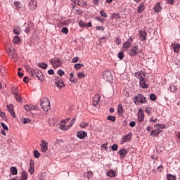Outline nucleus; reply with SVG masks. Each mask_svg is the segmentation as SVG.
<instances>
[{
	"mask_svg": "<svg viewBox=\"0 0 180 180\" xmlns=\"http://www.w3.org/2000/svg\"><path fill=\"white\" fill-rule=\"evenodd\" d=\"M40 106L44 112H49L51 109L49 98H43L40 100Z\"/></svg>",
	"mask_w": 180,
	"mask_h": 180,
	"instance_id": "obj_1",
	"label": "nucleus"
},
{
	"mask_svg": "<svg viewBox=\"0 0 180 180\" xmlns=\"http://www.w3.org/2000/svg\"><path fill=\"white\" fill-rule=\"evenodd\" d=\"M6 51H8V54L13 61H16L18 60V55L16 54V51H15V48L12 46V45L9 44L6 47Z\"/></svg>",
	"mask_w": 180,
	"mask_h": 180,
	"instance_id": "obj_2",
	"label": "nucleus"
},
{
	"mask_svg": "<svg viewBox=\"0 0 180 180\" xmlns=\"http://www.w3.org/2000/svg\"><path fill=\"white\" fill-rule=\"evenodd\" d=\"M133 102L136 105L139 103H147V98L143 94H139L134 98Z\"/></svg>",
	"mask_w": 180,
	"mask_h": 180,
	"instance_id": "obj_3",
	"label": "nucleus"
},
{
	"mask_svg": "<svg viewBox=\"0 0 180 180\" xmlns=\"http://www.w3.org/2000/svg\"><path fill=\"white\" fill-rule=\"evenodd\" d=\"M143 52V49H139V46H134L132 48H131L129 50V56H130L131 57H134V56H137V54H139V53H142Z\"/></svg>",
	"mask_w": 180,
	"mask_h": 180,
	"instance_id": "obj_4",
	"label": "nucleus"
},
{
	"mask_svg": "<svg viewBox=\"0 0 180 180\" xmlns=\"http://www.w3.org/2000/svg\"><path fill=\"white\" fill-rule=\"evenodd\" d=\"M34 77H37V78H38V79H39L41 82H43V81H44L43 72L39 69H34V73L32 75V78H34Z\"/></svg>",
	"mask_w": 180,
	"mask_h": 180,
	"instance_id": "obj_5",
	"label": "nucleus"
},
{
	"mask_svg": "<svg viewBox=\"0 0 180 180\" xmlns=\"http://www.w3.org/2000/svg\"><path fill=\"white\" fill-rule=\"evenodd\" d=\"M103 78L105 81L110 82V81L113 79V76L112 75V72H110V71L106 70L103 73Z\"/></svg>",
	"mask_w": 180,
	"mask_h": 180,
	"instance_id": "obj_6",
	"label": "nucleus"
},
{
	"mask_svg": "<svg viewBox=\"0 0 180 180\" xmlns=\"http://www.w3.org/2000/svg\"><path fill=\"white\" fill-rule=\"evenodd\" d=\"M146 75H147L144 72H135V77H136V78L139 79V81H144V80H146Z\"/></svg>",
	"mask_w": 180,
	"mask_h": 180,
	"instance_id": "obj_7",
	"label": "nucleus"
},
{
	"mask_svg": "<svg viewBox=\"0 0 180 180\" xmlns=\"http://www.w3.org/2000/svg\"><path fill=\"white\" fill-rule=\"evenodd\" d=\"M132 43H133V37H131L129 38L127 41H126L123 44V50H124V51H127V49H129V47H130V46H131Z\"/></svg>",
	"mask_w": 180,
	"mask_h": 180,
	"instance_id": "obj_8",
	"label": "nucleus"
},
{
	"mask_svg": "<svg viewBox=\"0 0 180 180\" xmlns=\"http://www.w3.org/2000/svg\"><path fill=\"white\" fill-rule=\"evenodd\" d=\"M139 40L141 41H146L147 40V32L146 30H139Z\"/></svg>",
	"mask_w": 180,
	"mask_h": 180,
	"instance_id": "obj_9",
	"label": "nucleus"
},
{
	"mask_svg": "<svg viewBox=\"0 0 180 180\" xmlns=\"http://www.w3.org/2000/svg\"><path fill=\"white\" fill-rule=\"evenodd\" d=\"M29 8L30 11H36L37 9V1L36 0H31L29 4Z\"/></svg>",
	"mask_w": 180,
	"mask_h": 180,
	"instance_id": "obj_10",
	"label": "nucleus"
},
{
	"mask_svg": "<svg viewBox=\"0 0 180 180\" xmlns=\"http://www.w3.org/2000/svg\"><path fill=\"white\" fill-rule=\"evenodd\" d=\"M49 143L46 141H41V150L42 153H46L49 150Z\"/></svg>",
	"mask_w": 180,
	"mask_h": 180,
	"instance_id": "obj_11",
	"label": "nucleus"
},
{
	"mask_svg": "<svg viewBox=\"0 0 180 180\" xmlns=\"http://www.w3.org/2000/svg\"><path fill=\"white\" fill-rule=\"evenodd\" d=\"M101 102V96L99 94H95L94 96L93 97V105L94 106H96L98 103Z\"/></svg>",
	"mask_w": 180,
	"mask_h": 180,
	"instance_id": "obj_12",
	"label": "nucleus"
},
{
	"mask_svg": "<svg viewBox=\"0 0 180 180\" xmlns=\"http://www.w3.org/2000/svg\"><path fill=\"white\" fill-rule=\"evenodd\" d=\"M55 84L56 85V86H58V88H63L64 82H63V79H61L60 77H58L56 79Z\"/></svg>",
	"mask_w": 180,
	"mask_h": 180,
	"instance_id": "obj_13",
	"label": "nucleus"
},
{
	"mask_svg": "<svg viewBox=\"0 0 180 180\" xmlns=\"http://www.w3.org/2000/svg\"><path fill=\"white\" fill-rule=\"evenodd\" d=\"M131 139V133H129L127 135H125L121 141L122 144H124V143H129Z\"/></svg>",
	"mask_w": 180,
	"mask_h": 180,
	"instance_id": "obj_14",
	"label": "nucleus"
},
{
	"mask_svg": "<svg viewBox=\"0 0 180 180\" xmlns=\"http://www.w3.org/2000/svg\"><path fill=\"white\" fill-rule=\"evenodd\" d=\"M172 47L173 49L174 53H179L180 44L179 43H172Z\"/></svg>",
	"mask_w": 180,
	"mask_h": 180,
	"instance_id": "obj_15",
	"label": "nucleus"
},
{
	"mask_svg": "<svg viewBox=\"0 0 180 180\" xmlns=\"http://www.w3.org/2000/svg\"><path fill=\"white\" fill-rule=\"evenodd\" d=\"M138 120L141 122L144 121V111L142 109H139V110Z\"/></svg>",
	"mask_w": 180,
	"mask_h": 180,
	"instance_id": "obj_16",
	"label": "nucleus"
},
{
	"mask_svg": "<svg viewBox=\"0 0 180 180\" xmlns=\"http://www.w3.org/2000/svg\"><path fill=\"white\" fill-rule=\"evenodd\" d=\"M86 136H87V134L84 131H79L77 133V136L78 137V139H85V137H86Z\"/></svg>",
	"mask_w": 180,
	"mask_h": 180,
	"instance_id": "obj_17",
	"label": "nucleus"
},
{
	"mask_svg": "<svg viewBox=\"0 0 180 180\" xmlns=\"http://www.w3.org/2000/svg\"><path fill=\"white\" fill-rule=\"evenodd\" d=\"M28 172L31 174V175H33L34 174V162L30 160V168L28 169Z\"/></svg>",
	"mask_w": 180,
	"mask_h": 180,
	"instance_id": "obj_18",
	"label": "nucleus"
},
{
	"mask_svg": "<svg viewBox=\"0 0 180 180\" xmlns=\"http://www.w3.org/2000/svg\"><path fill=\"white\" fill-rule=\"evenodd\" d=\"M145 9H146V4H144V2L140 3L137 10L138 13H143Z\"/></svg>",
	"mask_w": 180,
	"mask_h": 180,
	"instance_id": "obj_19",
	"label": "nucleus"
},
{
	"mask_svg": "<svg viewBox=\"0 0 180 180\" xmlns=\"http://www.w3.org/2000/svg\"><path fill=\"white\" fill-rule=\"evenodd\" d=\"M118 154L120 155V159L123 160V158H125L126 155H127V150L122 149L118 151Z\"/></svg>",
	"mask_w": 180,
	"mask_h": 180,
	"instance_id": "obj_20",
	"label": "nucleus"
},
{
	"mask_svg": "<svg viewBox=\"0 0 180 180\" xmlns=\"http://www.w3.org/2000/svg\"><path fill=\"white\" fill-rule=\"evenodd\" d=\"M24 108H25L26 112H30L31 110H36V106H34V105H33L32 104H30V105H25L24 106Z\"/></svg>",
	"mask_w": 180,
	"mask_h": 180,
	"instance_id": "obj_21",
	"label": "nucleus"
},
{
	"mask_svg": "<svg viewBox=\"0 0 180 180\" xmlns=\"http://www.w3.org/2000/svg\"><path fill=\"white\" fill-rule=\"evenodd\" d=\"M139 85L143 89L148 88V85L146 83V79L139 81Z\"/></svg>",
	"mask_w": 180,
	"mask_h": 180,
	"instance_id": "obj_22",
	"label": "nucleus"
},
{
	"mask_svg": "<svg viewBox=\"0 0 180 180\" xmlns=\"http://www.w3.org/2000/svg\"><path fill=\"white\" fill-rule=\"evenodd\" d=\"M154 12L158 13L161 11V6L160 5V3H157L154 7Z\"/></svg>",
	"mask_w": 180,
	"mask_h": 180,
	"instance_id": "obj_23",
	"label": "nucleus"
},
{
	"mask_svg": "<svg viewBox=\"0 0 180 180\" xmlns=\"http://www.w3.org/2000/svg\"><path fill=\"white\" fill-rule=\"evenodd\" d=\"M160 133H162V131H157L153 129L150 131V136H160Z\"/></svg>",
	"mask_w": 180,
	"mask_h": 180,
	"instance_id": "obj_24",
	"label": "nucleus"
},
{
	"mask_svg": "<svg viewBox=\"0 0 180 180\" xmlns=\"http://www.w3.org/2000/svg\"><path fill=\"white\" fill-rule=\"evenodd\" d=\"M117 112L120 116L123 115V105L122 104L118 105Z\"/></svg>",
	"mask_w": 180,
	"mask_h": 180,
	"instance_id": "obj_25",
	"label": "nucleus"
},
{
	"mask_svg": "<svg viewBox=\"0 0 180 180\" xmlns=\"http://www.w3.org/2000/svg\"><path fill=\"white\" fill-rule=\"evenodd\" d=\"M32 27H33V24L29 23L27 25V27L25 28V33H27V34H29V33H30Z\"/></svg>",
	"mask_w": 180,
	"mask_h": 180,
	"instance_id": "obj_26",
	"label": "nucleus"
},
{
	"mask_svg": "<svg viewBox=\"0 0 180 180\" xmlns=\"http://www.w3.org/2000/svg\"><path fill=\"white\" fill-rule=\"evenodd\" d=\"M10 171H11V173L12 174V175H18V169H16V167H11L10 168Z\"/></svg>",
	"mask_w": 180,
	"mask_h": 180,
	"instance_id": "obj_27",
	"label": "nucleus"
},
{
	"mask_svg": "<svg viewBox=\"0 0 180 180\" xmlns=\"http://www.w3.org/2000/svg\"><path fill=\"white\" fill-rule=\"evenodd\" d=\"M13 43H14V44L20 43V38L18 36H15L13 39Z\"/></svg>",
	"mask_w": 180,
	"mask_h": 180,
	"instance_id": "obj_28",
	"label": "nucleus"
},
{
	"mask_svg": "<svg viewBox=\"0 0 180 180\" xmlns=\"http://www.w3.org/2000/svg\"><path fill=\"white\" fill-rule=\"evenodd\" d=\"M166 176L167 180H176V176H174L171 174H167Z\"/></svg>",
	"mask_w": 180,
	"mask_h": 180,
	"instance_id": "obj_29",
	"label": "nucleus"
},
{
	"mask_svg": "<svg viewBox=\"0 0 180 180\" xmlns=\"http://www.w3.org/2000/svg\"><path fill=\"white\" fill-rule=\"evenodd\" d=\"M111 19H120V14L117 13L111 14Z\"/></svg>",
	"mask_w": 180,
	"mask_h": 180,
	"instance_id": "obj_30",
	"label": "nucleus"
},
{
	"mask_svg": "<svg viewBox=\"0 0 180 180\" xmlns=\"http://www.w3.org/2000/svg\"><path fill=\"white\" fill-rule=\"evenodd\" d=\"M26 179H27V172H26V171H22L20 180H26Z\"/></svg>",
	"mask_w": 180,
	"mask_h": 180,
	"instance_id": "obj_31",
	"label": "nucleus"
},
{
	"mask_svg": "<svg viewBox=\"0 0 180 180\" xmlns=\"http://www.w3.org/2000/svg\"><path fill=\"white\" fill-rule=\"evenodd\" d=\"M38 67H39V68H43V70H46L48 67L46 63H38Z\"/></svg>",
	"mask_w": 180,
	"mask_h": 180,
	"instance_id": "obj_32",
	"label": "nucleus"
},
{
	"mask_svg": "<svg viewBox=\"0 0 180 180\" xmlns=\"http://www.w3.org/2000/svg\"><path fill=\"white\" fill-rule=\"evenodd\" d=\"M26 70L31 77H33V74H34V69H32L31 68H27Z\"/></svg>",
	"mask_w": 180,
	"mask_h": 180,
	"instance_id": "obj_33",
	"label": "nucleus"
},
{
	"mask_svg": "<svg viewBox=\"0 0 180 180\" xmlns=\"http://www.w3.org/2000/svg\"><path fill=\"white\" fill-rule=\"evenodd\" d=\"M77 77L79 79H81L82 78H86V75H85L84 72H80L77 74Z\"/></svg>",
	"mask_w": 180,
	"mask_h": 180,
	"instance_id": "obj_34",
	"label": "nucleus"
},
{
	"mask_svg": "<svg viewBox=\"0 0 180 180\" xmlns=\"http://www.w3.org/2000/svg\"><path fill=\"white\" fill-rule=\"evenodd\" d=\"M77 5H79V6H85V5H86V2L84 0H77Z\"/></svg>",
	"mask_w": 180,
	"mask_h": 180,
	"instance_id": "obj_35",
	"label": "nucleus"
},
{
	"mask_svg": "<svg viewBox=\"0 0 180 180\" xmlns=\"http://www.w3.org/2000/svg\"><path fill=\"white\" fill-rule=\"evenodd\" d=\"M14 96L18 102L22 103V97L19 94L14 93Z\"/></svg>",
	"mask_w": 180,
	"mask_h": 180,
	"instance_id": "obj_36",
	"label": "nucleus"
},
{
	"mask_svg": "<svg viewBox=\"0 0 180 180\" xmlns=\"http://www.w3.org/2000/svg\"><path fill=\"white\" fill-rule=\"evenodd\" d=\"M70 128V126L65 125V124H60V130H68Z\"/></svg>",
	"mask_w": 180,
	"mask_h": 180,
	"instance_id": "obj_37",
	"label": "nucleus"
},
{
	"mask_svg": "<svg viewBox=\"0 0 180 180\" xmlns=\"http://www.w3.org/2000/svg\"><path fill=\"white\" fill-rule=\"evenodd\" d=\"M153 110V108L150 107H147L145 109V112L146 113H147V115H148L150 116V115H151V111Z\"/></svg>",
	"mask_w": 180,
	"mask_h": 180,
	"instance_id": "obj_38",
	"label": "nucleus"
},
{
	"mask_svg": "<svg viewBox=\"0 0 180 180\" xmlns=\"http://www.w3.org/2000/svg\"><path fill=\"white\" fill-rule=\"evenodd\" d=\"M79 126L82 129H86L89 126V124L88 122H82Z\"/></svg>",
	"mask_w": 180,
	"mask_h": 180,
	"instance_id": "obj_39",
	"label": "nucleus"
},
{
	"mask_svg": "<svg viewBox=\"0 0 180 180\" xmlns=\"http://www.w3.org/2000/svg\"><path fill=\"white\" fill-rule=\"evenodd\" d=\"M108 176H116V172L111 170L108 173Z\"/></svg>",
	"mask_w": 180,
	"mask_h": 180,
	"instance_id": "obj_40",
	"label": "nucleus"
},
{
	"mask_svg": "<svg viewBox=\"0 0 180 180\" xmlns=\"http://www.w3.org/2000/svg\"><path fill=\"white\" fill-rule=\"evenodd\" d=\"M107 120H110V122H116V117L112 116V115H109L107 117Z\"/></svg>",
	"mask_w": 180,
	"mask_h": 180,
	"instance_id": "obj_41",
	"label": "nucleus"
},
{
	"mask_svg": "<svg viewBox=\"0 0 180 180\" xmlns=\"http://www.w3.org/2000/svg\"><path fill=\"white\" fill-rule=\"evenodd\" d=\"M6 108L8 112H12L13 110V104L7 105Z\"/></svg>",
	"mask_w": 180,
	"mask_h": 180,
	"instance_id": "obj_42",
	"label": "nucleus"
},
{
	"mask_svg": "<svg viewBox=\"0 0 180 180\" xmlns=\"http://www.w3.org/2000/svg\"><path fill=\"white\" fill-rule=\"evenodd\" d=\"M34 158H39L40 157V153L39 152V150H35L34 151Z\"/></svg>",
	"mask_w": 180,
	"mask_h": 180,
	"instance_id": "obj_43",
	"label": "nucleus"
},
{
	"mask_svg": "<svg viewBox=\"0 0 180 180\" xmlns=\"http://www.w3.org/2000/svg\"><path fill=\"white\" fill-rule=\"evenodd\" d=\"M118 58H120V60H123V58H124V53H123V51H120L118 53Z\"/></svg>",
	"mask_w": 180,
	"mask_h": 180,
	"instance_id": "obj_44",
	"label": "nucleus"
},
{
	"mask_svg": "<svg viewBox=\"0 0 180 180\" xmlns=\"http://www.w3.org/2000/svg\"><path fill=\"white\" fill-rule=\"evenodd\" d=\"M30 122H32V120L30 118H24L22 120V123H24V124H26L27 123H30Z\"/></svg>",
	"mask_w": 180,
	"mask_h": 180,
	"instance_id": "obj_45",
	"label": "nucleus"
},
{
	"mask_svg": "<svg viewBox=\"0 0 180 180\" xmlns=\"http://www.w3.org/2000/svg\"><path fill=\"white\" fill-rule=\"evenodd\" d=\"M78 25L80 27H86V23L82 21H79Z\"/></svg>",
	"mask_w": 180,
	"mask_h": 180,
	"instance_id": "obj_46",
	"label": "nucleus"
},
{
	"mask_svg": "<svg viewBox=\"0 0 180 180\" xmlns=\"http://www.w3.org/2000/svg\"><path fill=\"white\" fill-rule=\"evenodd\" d=\"M100 15L103 16V18H108V14L103 11H100Z\"/></svg>",
	"mask_w": 180,
	"mask_h": 180,
	"instance_id": "obj_47",
	"label": "nucleus"
},
{
	"mask_svg": "<svg viewBox=\"0 0 180 180\" xmlns=\"http://www.w3.org/2000/svg\"><path fill=\"white\" fill-rule=\"evenodd\" d=\"M150 101H156L157 96H155V94H152L150 95Z\"/></svg>",
	"mask_w": 180,
	"mask_h": 180,
	"instance_id": "obj_48",
	"label": "nucleus"
},
{
	"mask_svg": "<svg viewBox=\"0 0 180 180\" xmlns=\"http://www.w3.org/2000/svg\"><path fill=\"white\" fill-rule=\"evenodd\" d=\"M0 116L2 117V119H6V114L2 110L0 109Z\"/></svg>",
	"mask_w": 180,
	"mask_h": 180,
	"instance_id": "obj_49",
	"label": "nucleus"
},
{
	"mask_svg": "<svg viewBox=\"0 0 180 180\" xmlns=\"http://www.w3.org/2000/svg\"><path fill=\"white\" fill-rule=\"evenodd\" d=\"M62 33H64L65 34H68V27H63L61 30Z\"/></svg>",
	"mask_w": 180,
	"mask_h": 180,
	"instance_id": "obj_50",
	"label": "nucleus"
},
{
	"mask_svg": "<svg viewBox=\"0 0 180 180\" xmlns=\"http://www.w3.org/2000/svg\"><path fill=\"white\" fill-rule=\"evenodd\" d=\"M75 120H76L75 117L73 118V119L71 120V122H70V124H69V127H70V129H71V127H72V126H74V124L75 123Z\"/></svg>",
	"mask_w": 180,
	"mask_h": 180,
	"instance_id": "obj_51",
	"label": "nucleus"
},
{
	"mask_svg": "<svg viewBox=\"0 0 180 180\" xmlns=\"http://www.w3.org/2000/svg\"><path fill=\"white\" fill-rule=\"evenodd\" d=\"M55 65H61V60L60 59H56L54 61Z\"/></svg>",
	"mask_w": 180,
	"mask_h": 180,
	"instance_id": "obj_52",
	"label": "nucleus"
},
{
	"mask_svg": "<svg viewBox=\"0 0 180 180\" xmlns=\"http://www.w3.org/2000/svg\"><path fill=\"white\" fill-rule=\"evenodd\" d=\"M117 148H119V146H117V144H114L112 146V151H117Z\"/></svg>",
	"mask_w": 180,
	"mask_h": 180,
	"instance_id": "obj_53",
	"label": "nucleus"
},
{
	"mask_svg": "<svg viewBox=\"0 0 180 180\" xmlns=\"http://www.w3.org/2000/svg\"><path fill=\"white\" fill-rule=\"evenodd\" d=\"M154 128L155 129V130H157V131H162V130H160L161 128H160L159 124H155V125L154 126Z\"/></svg>",
	"mask_w": 180,
	"mask_h": 180,
	"instance_id": "obj_54",
	"label": "nucleus"
},
{
	"mask_svg": "<svg viewBox=\"0 0 180 180\" xmlns=\"http://www.w3.org/2000/svg\"><path fill=\"white\" fill-rule=\"evenodd\" d=\"M58 75H60V77H63L64 75L65 72H64V71H63V70H59L58 71Z\"/></svg>",
	"mask_w": 180,
	"mask_h": 180,
	"instance_id": "obj_55",
	"label": "nucleus"
},
{
	"mask_svg": "<svg viewBox=\"0 0 180 180\" xmlns=\"http://www.w3.org/2000/svg\"><path fill=\"white\" fill-rule=\"evenodd\" d=\"M115 43L117 46H119V44H122V40L120 39V38H117L115 39Z\"/></svg>",
	"mask_w": 180,
	"mask_h": 180,
	"instance_id": "obj_56",
	"label": "nucleus"
},
{
	"mask_svg": "<svg viewBox=\"0 0 180 180\" xmlns=\"http://www.w3.org/2000/svg\"><path fill=\"white\" fill-rule=\"evenodd\" d=\"M74 68H75V70H79V68H81V64L79 63H77L75 65Z\"/></svg>",
	"mask_w": 180,
	"mask_h": 180,
	"instance_id": "obj_57",
	"label": "nucleus"
},
{
	"mask_svg": "<svg viewBox=\"0 0 180 180\" xmlns=\"http://www.w3.org/2000/svg\"><path fill=\"white\" fill-rule=\"evenodd\" d=\"M1 127H3V129H4V130H8V126H6L5 123L1 122Z\"/></svg>",
	"mask_w": 180,
	"mask_h": 180,
	"instance_id": "obj_58",
	"label": "nucleus"
},
{
	"mask_svg": "<svg viewBox=\"0 0 180 180\" xmlns=\"http://www.w3.org/2000/svg\"><path fill=\"white\" fill-rule=\"evenodd\" d=\"M15 34H20V32L19 31V28H15L13 30Z\"/></svg>",
	"mask_w": 180,
	"mask_h": 180,
	"instance_id": "obj_59",
	"label": "nucleus"
},
{
	"mask_svg": "<svg viewBox=\"0 0 180 180\" xmlns=\"http://www.w3.org/2000/svg\"><path fill=\"white\" fill-rule=\"evenodd\" d=\"M163 169H164V166L162 165H160L158 167V172H162Z\"/></svg>",
	"mask_w": 180,
	"mask_h": 180,
	"instance_id": "obj_60",
	"label": "nucleus"
},
{
	"mask_svg": "<svg viewBox=\"0 0 180 180\" xmlns=\"http://www.w3.org/2000/svg\"><path fill=\"white\" fill-rule=\"evenodd\" d=\"M167 2L169 5H174V4H175V1L174 0H167Z\"/></svg>",
	"mask_w": 180,
	"mask_h": 180,
	"instance_id": "obj_61",
	"label": "nucleus"
},
{
	"mask_svg": "<svg viewBox=\"0 0 180 180\" xmlns=\"http://www.w3.org/2000/svg\"><path fill=\"white\" fill-rule=\"evenodd\" d=\"M96 30H102V32H103V30H105V28H103V27L102 26H97L96 27Z\"/></svg>",
	"mask_w": 180,
	"mask_h": 180,
	"instance_id": "obj_62",
	"label": "nucleus"
},
{
	"mask_svg": "<svg viewBox=\"0 0 180 180\" xmlns=\"http://www.w3.org/2000/svg\"><path fill=\"white\" fill-rule=\"evenodd\" d=\"M129 126L131 127H134L136 126V122L134 121H131L130 123H129Z\"/></svg>",
	"mask_w": 180,
	"mask_h": 180,
	"instance_id": "obj_63",
	"label": "nucleus"
},
{
	"mask_svg": "<svg viewBox=\"0 0 180 180\" xmlns=\"http://www.w3.org/2000/svg\"><path fill=\"white\" fill-rule=\"evenodd\" d=\"M78 60H79L78 57H75L72 58V63H78Z\"/></svg>",
	"mask_w": 180,
	"mask_h": 180,
	"instance_id": "obj_64",
	"label": "nucleus"
}]
</instances>
